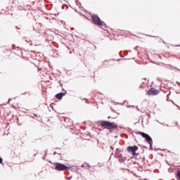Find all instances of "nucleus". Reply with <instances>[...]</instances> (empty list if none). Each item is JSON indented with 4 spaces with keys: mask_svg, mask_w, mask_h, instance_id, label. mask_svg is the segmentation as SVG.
I'll list each match as a JSON object with an SVG mask.
<instances>
[{
    "mask_svg": "<svg viewBox=\"0 0 180 180\" xmlns=\"http://www.w3.org/2000/svg\"><path fill=\"white\" fill-rule=\"evenodd\" d=\"M147 94H148V95L154 96L158 95V94H160V90H158L155 88H151L147 91Z\"/></svg>",
    "mask_w": 180,
    "mask_h": 180,
    "instance_id": "nucleus-6",
    "label": "nucleus"
},
{
    "mask_svg": "<svg viewBox=\"0 0 180 180\" xmlns=\"http://www.w3.org/2000/svg\"><path fill=\"white\" fill-rule=\"evenodd\" d=\"M122 155H123V154H122V151L120 150V149L117 148V150L115 155V158H118L120 162H124V161H126L127 158H126V157H122Z\"/></svg>",
    "mask_w": 180,
    "mask_h": 180,
    "instance_id": "nucleus-3",
    "label": "nucleus"
},
{
    "mask_svg": "<svg viewBox=\"0 0 180 180\" xmlns=\"http://www.w3.org/2000/svg\"><path fill=\"white\" fill-rule=\"evenodd\" d=\"M2 161H3L2 158H0V164H2Z\"/></svg>",
    "mask_w": 180,
    "mask_h": 180,
    "instance_id": "nucleus-11",
    "label": "nucleus"
},
{
    "mask_svg": "<svg viewBox=\"0 0 180 180\" xmlns=\"http://www.w3.org/2000/svg\"><path fill=\"white\" fill-rule=\"evenodd\" d=\"M137 150H139V147L134 146H129L127 148V151L129 153H134L136 151H137Z\"/></svg>",
    "mask_w": 180,
    "mask_h": 180,
    "instance_id": "nucleus-7",
    "label": "nucleus"
},
{
    "mask_svg": "<svg viewBox=\"0 0 180 180\" xmlns=\"http://www.w3.org/2000/svg\"><path fill=\"white\" fill-rule=\"evenodd\" d=\"M66 179H71V177H70V178H66Z\"/></svg>",
    "mask_w": 180,
    "mask_h": 180,
    "instance_id": "nucleus-14",
    "label": "nucleus"
},
{
    "mask_svg": "<svg viewBox=\"0 0 180 180\" xmlns=\"http://www.w3.org/2000/svg\"><path fill=\"white\" fill-rule=\"evenodd\" d=\"M177 176L180 179V172H178Z\"/></svg>",
    "mask_w": 180,
    "mask_h": 180,
    "instance_id": "nucleus-10",
    "label": "nucleus"
},
{
    "mask_svg": "<svg viewBox=\"0 0 180 180\" xmlns=\"http://www.w3.org/2000/svg\"><path fill=\"white\" fill-rule=\"evenodd\" d=\"M63 96H64V94H63V93H59L56 95V98L59 99V100L63 99Z\"/></svg>",
    "mask_w": 180,
    "mask_h": 180,
    "instance_id": "nucleus-8",
    "label": "nucleus"
},
{
    "mask_svg": "<svg viewBox=\"0 0 180 180\" xmlns=\"http://www.w3.org/2000/svg\"><path fill=\"white\" fill-rule=\"evenodd\" d=\"M55 169L56 171H65V169H68V167L65 166V165L61 164V163H55Z\"/></svg>",
    "mask_w": 180,
    "mask_h": 180,
    "instance_id": "nucleus-4",
    "label": "nucleus"
},
{
    "mask_svg": "<svg viewBox=\"0 0 180 180\" xmlns=\"http://www.w3.org/2000/svg\"><path fill=\"white\" fill-rule=\"evenodd\" d=\"M101 127H104V129H108L109 130H112V129H116L117 127V124L115 122H110L108 121H103L101 124Z\"/></svg>",
    "mask_w": 180,
    "mask_h": 180,
    "instance_id": "nucleus-1",
    "label": "nucleus"
},
{
    "mask_svg": "<svg viewBox=\"0 0 180 180\" xmlns=\"http://www.w3.org/2000/svg\"><path fill=\"white\" fill-rule=\"evenodd\" d=\"M132 155H134V157H136V155H139V153H136V152H132Z\"/></svg>",
    "mask_w": 180,
    "mask_h": 180,
    "instance_id": "nucleus-9",
    "label": "nucleus"
},
{
    "mask_svg": "<svg viewBox=\"0 0 180 180\" xmlns=\"http://www.w3.org/2000/svg\"><path fill=\"white\" fill-rule=\"evenodd\" d=\"M137 134H141L143 139H146V141L150 144V147L153 146V139H151V136H149L148 134L143 133V132H140L138 131L136 133Z\"/></svg>",
    "mask_w": 180,
    "mask_h": 180,
    "instance_id": "nucleus-2",
    "label": "nucleus"
},
{
    "mask_svg": "<svg viewBox=\"0 0 180 180\" xmlns=\"http://www.w3.org/2000/svg\"><path fill=\"white\" fill-rule=\"evenodd\" d=\"M110 148H112V150H113V146H110Z\"/></svg>",
    "mask_w": 180,
    "mask_h": 180,
    "instance_id": "nucleus-13",
    "label": "nucleus"
},
{
    "mask_svg": "<svg viewBox=\"0 0 180 180\" xmlns=\"http://www.w3.org/2000/svg\"><path fill=\"white\" fill-rule=\"evenodd\" d=\"M86 166H87L89 168H91V165H89V164H86Z\"/></svg>",
    "mask_w": 180,
    "mask_h": 180,
    "instance_id": "nucleus-12",
    "label": "nucleus"
},
{
    "mask_svg": "<svg viewBox=\"0 0 180 180\" xmlns=\"http://www.w3.org/2000/svg\"><path fill=\"white\" fill-rule=\"evenodd\" d=\"M92 20L97 26H102L103 25V22L101 21V18L96 15H92Z\"/></svg>",
    "mask_w": 180,
    "mask_h": 180,
    "instance_id": "nucleus-5",
    "label": "nucleus"
}]
</instances>
